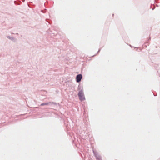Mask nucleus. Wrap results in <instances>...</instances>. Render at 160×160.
I'll return each mask as SVG.
<instances>
[{"label": "nucleus", "mask_w": 160, "mask_h": 160, "mask_svg": "<svg viewBox=\"0 0 160 160\" xmlns=\"http://www.w3.org/2000/svg\"><path fill=\"white\" fill-rule=\"evenodd\" d=\"M78 89L79 91L78 95L80 100L81 101L85 100V99L82 87L81 86L79 85Z\"/></svg>", "instance_id": "obj_1"}, {"label": "nucleus", "mask_w": 160, "mask_h": 160, "mask_svg": "<svg viewBox=\"0 0 160 160\" xmlns=\"http://www.w3.org/2000/svg\"><path fill=\"white\" fill-rule=\"evenodd\" d=\"M92 151L93 154L97 160H102L101 156L98 154V153L97 152V151L94 149H92Z\"/></svg>", "instance_id": "obj_2"}, {"label": "nucleus", "mask_w": 160, "mask_h": 160, "mask_svg": "<svg viewBox=\"0 0 160 160\" xmlns=\"http://www.w3.org/2000/svg\"><path fill=\"white\" fill-rule=\"evenodd\" d=\"M82 78V76L81 74H79L76 76V80L77 82H80Z\"/></svg>", "instance_id": "obj_3"}, {"label": "nucleus", "mask_w": 160, "mask_h": 160, "mask_svg": "<svg viewBox=\"0 0 160 160\" xmlns=\"http://www.w3.org/2000/svg\"><path fill=\"white\" fill-rule=\"evenodd\" d=\"M55 104V103L54 102H48L47 103H42L40 104V106H42L46 105H50L51 104Z\"/></svg>", "instance_id": "obj_4"}, {"label": "nucleus", "mask_w": 160, "mask_h": 160, "mask_svg": "<svg viewBox=\"0 0 160 160\" xmlns=\"http://www.w3.org/2000/svg\"><path fill=\"white\" fill-rule=\"evenodd\" d=\"M7 38H8L9 39L13 41L15 39V38L13 37H10V36H7Z\"/></svg>", "instance_id": "obj_5"}, {"label": "nucleus", "mask_w": 160, "mask_h": 160, "mask_svg": "<svg viewBox=\"0 0 160 160\" xmlns=\"http://www.w3.org/2000/svg\"><path fill=\"white\" fill-rule=\"evenodd\" d=\"M100 51V49H99L98 50V53Z\"/></svg>", "instance_id": "obj_6"}, {"label": "nucleus", "mask_w": 160, "mask_h": 160, "mask_svg": "<svg viewBox=\"0 0 160 160\" xmlns=\"http://www.w3.org/2000/svg\"><path fill=\"white\" fill-rule=\"evenodd\" d=\"M100 51V49H99L98 50V53Z\"/></svg>", "instance_id": "obj_7"}, {"label": "nucleus", "mask_w": 160, "mask_h": 160, "mask_svg": "<svg viewBox=\"0 0 160 160\" xmlns=\"http://www.w3.org/2000/svg\"><path fill=\"white\" fill-rule=\"evenodd\" d=\"M23 2H24L25 1V0H22Z\"/></svg>", "instance_id": "obj_8"}, {"label": "nucleus", "mask_w": 160, "mask_h": 160, "mask_svg": "<svg viewBox=\"0 0 160 160\" xmlns=\"http://www.w3.org/2000/svg\"><path fill=\"white\" fill-rule=\"evenodd\" d=\"M149 40H150V38H149Z\"/></svg>", "instance_id": "obj_9"}, {"label": "nucleus", "mask_w": 160, "mask_h": 160, "mask_svg": "<svg viewBox=\"0 0 160 160\" xmlns=\"http://www.w3.org/2000/svg\"><path fill=\"white\" fill-rule=\"evenodd\" d=\"M152 9V10H153V9H154V8H153Z\"/></svg>", "instance_id": "obj_10"}]
</instances>
